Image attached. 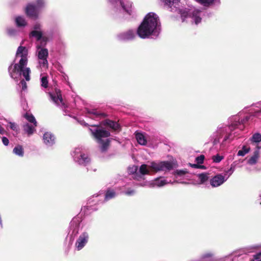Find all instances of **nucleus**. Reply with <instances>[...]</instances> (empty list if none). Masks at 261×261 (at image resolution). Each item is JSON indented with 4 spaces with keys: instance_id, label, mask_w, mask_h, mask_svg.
Listing matches in <instances>:
<instances>
[{
    "instance_id": "obj_28",
    "label": "nucleus",
    "mask_w": 261,
    "mask_h": 261,
    "mask_svg": "<svg viewBox=\"0 0 261 261\" xmlns=\"http://www.w3.org/2000/svg\"><path fill=\"white\" fill-rule=\"evenodd\" d=\"M116 196V193L114 191V190L109 189L107 191L105 196V200L108 201L113 198H114Z\"/></svg>"
},
{
    "instance_id": "obj_33",
    "label": "nucleus",
    "mask_w": 261,
    "mask_h": 261,
    "mask_svg": "<svg viewBox=\"0 0 261 261\" xmlns=\"http://www.w3.org/2000/svg\"><path fill=\"white\" fill-rule=\"evenodd\" d=\"M252 143H259L261 142V134L259 133L254 134L251 138Z\"/></svg>"
},
{
    "instance_id": "obj_42",
    "label": "nucleus",
    "mask_w": 261,
    "mask_h": 261,
    "mask_svg": "<svg viewBox=\"0 0 261 261\" xmlns=\"http://www.w3.org/2000/svg\"><path fill=\"white\" fill-rule=\"evenodd\" d=\"M234 171V169L232 168V167H230L229 169L225 172V173L223 174L224 176H228V178L229 176L233 173Z\"/></svg>"
},
{
    "instance_id": "obj_25",
    "label": "nucleus",
    "mask_w": 261,
    "mask_h": 261,
    "mask_svg": "<svg viewBox=\"0 0 261 261\" xmlns=\"http://www.w3.org/2000/svg\"><path fill=\"white\" fill-rule=\"evenodd\" d=\"M165 4L166 5L168 6L171 9V11H172V7L177 9V5L180 0H162Z\"/></svg>"
},
{
    "instance_id": "obj_44",
    "label": "nucleus",
    "mask_w": 261,
    "mask_h": 261,
    "mask_svg": "<svg viewBox=\"0 0 261 261\" xmlns=\"http://www.w3.org/2000/svg\"><path fill=\"white\" fill-rule=\"evenodd\" d=\"M9 126L10 128L13 130H17V124L14 122H9Z\"/></svg>"
},
{
    "instance_id": "obj_48",
    "label": "nucleus",
    "mask_w": 261,
    "mask_h": 261,
    "mask_svg": "<svg viewBox=\"0 0 261 261\" xmlns=\"http://www.w3.org/2000/svg\"><path fill=\"white\" fill-rule=\"evenodd\" d=\"M230 256H231L230 255H229L228 256H224L223 257L220 258L218 259L217 260H220V261H223V260H225V258L229 257Z\"/></svg>"
},
{
    "instance_id": "obj_40",
    "label": "nucleus",
    "mask_w": 261,
    "mask_h": 261,
    "mask_svg": "<svg viewBox=\"0 0 261 261\" xmlns=\"http://www.w3.org/2000/svg\"><path fill=\"white\" fill-rule=\"evenodd\" d=\"M33 30H37V31H41L42 29V25L39 22H36L33 27Z\"/></svg>"
},
{
    "instance_id": "obj_29",
    "label": "nucleus",
    "mask_w": 261,
    "mask_h": 261,
    "mask_svg": "<svg viewBox=\"0 0 261 261\" xmlns=\"http://www.w3.org/2000/svg\"><path fill=\"white\" fill-rule=\"evenodd\" d=\"M107 125L115 131H119L120 127L119 124L115 121L108 120L107 122Z\"/></svg>"
},
{
    "instance_id": "obj_54",
    "label": "nucleus",
    "mask_w": 261,
    "mask_h": 261,
    "mask_svg": "<svg viewBox=\"0 0 261 261\" xmlns=\"http://www.w3.org/2000/svg\"><path fill=\"white\" fill-rule=\"evenodd\" d=\"M66 78H68V76H67V75H65V76L64 77L65 79H66Z\"/></svg>"
},
{
    "instance_id": "obj_38",
    "label": "nucleus",
    "mask_w": 261,
    "mask_h": 261,
    "mask_svg": "<svg viewBox=\"0 0 261 261\" xmlns=\"http://www.w3.org/2000/svg\"><path fill=\"white\" fill-rule=\"evenodd\" d=\"M138 170V167L136 166H133L132 167H129L128 168V172L132 174H135Z\"/></svg>"
},
{
    "instance_id": "obj_21",
    "label": "nucleus",
    "mask_w": 261,
    "mask_h": 261,
    "mask_svg": "<svg viewBox=\"0 0 261 261\" xmlns=\"http://www.w3.org/2000/svg\"><path fill=\"white\" fill-rule=\"evenodd\" d=\"M36 124H29L26 123L23 125V130L27 135L30 136L34 134L36 130Z\"/></svg>"
},
{
    "instance_id": "obj_57",
    "label": "nucleus",
    "mask_w": 261,
    "mask_h": 261,
    "mask_svg": "<svg viewBox=\"0 0 261 261\" xmlns=\"http://www.w3.org/2000/svg\"><path fill=\"white\" fill-rule=\"evenodd\" d=\"M260 204H261V202H260Z\"/></svg>"
},
{
    "instance_id": "obj_15",
    "label": "nucleus",
    "mask_w": 261,
    "mask_h": 261,
    "mask_svg": "<svg viewBox=\"0 0 261 261\" xmlns=\"http://www.w3.org/2000/svg\"><path fill=\"white\" fill-rule=\"evenodd\" d=\"M49 97L53 102L57 106L65 107V104L59 89H56L54 93L50 92Z\"/></svg>"
},
{
    "instance_id": "obj_53",
    "label": "nucleus",
    "mask_w": 261,
    "mask_h": 261,
    "mask_svg": "<svg viewBox=\"0 0 261 261\" xmlns=\"http://www.w3.org/2000/svg\"><path fill=\"white\" fill-rule=\"evenodd\" d=\"M66 78H68V76H67V75H65V76L64 77L65 79H66Z\"/></svg>"
},
{
    "instance_id": "obj_36",
    "label": "nucleus",
    "mask_w": 261,
    "mask_h": 261,
    "mask_svg": "<svg viewBox=\"0 0 261 261\" xmlns=\"http://www.w3.org/2000/svg\"><path fill=\"white\" fill-rule=\"evenodd\" d=\"M41 85L42 87L46 88L48 87V80L46 76H43L41 77Z\"/></svg>"
},
{
    "instance_id": "obj_55",
    "label": "nucleus",
    "mask_w": 261,
    "mask_h": 261,
    "mask_svg": "<svg viewBox=\"0 0 261 261\" xmlns=\"http://www.w3.org/2000/svg\"><path fill=\"white\" fill-rule=\"evenodd\" d=\"M66 78H68V76H67V75H65V76L64 77L65 79H66Z\"/></svg>"
},
{
    "instance_id": "obj_41",
    "label": "nucleus",
    "mask_w": 261,
    "mask_h": 261,
    "mask_svg": "<svg viewBox=\"0 0 261 261\" xmlns=\"http://www.w3.org/2000/svg\"><path fill=\"white\" fill-rule=\"evenodd\" d=\"M213 159L214 162L219 163L223 159V157L219 155H216L213 156Z\"/></svg>"
},
{
    "instance_id": "obj_31",
    "label": "nucleus",
    "mask_w": 261,
    "mask_h": 261,
    "mask_svg": "<svg viewBox=\"0 0 261 261\" xmlns=\"http://www.w3.org/2000/svg\"><path fill=\"white\" fill-rule=\"evenodd\" d=\"M24 117L29 122L31 123V124H37L35 117L32 114L26 113L24 115Z\"/></svg>"
},
{
    "instance_id": "obj_56",
    "label": "nucleus",
    "mask_w": 261,
    "mask_h": 261,
    "mask_svg": "<svg viewBox=\"0 0 261 261\" xmlns=\"http://www.w3.org/2000/svg\"><path fill=\"white\" fill-rule=\"evenodd\" d=\"M261 255V253H260L259 254L257 255V256H258V255Z\"/></svg>"
},
{
    "instance_id": "obj_26",
    "label": "nucleus",
    "mask_w": 261,
    "mask_h": 261,
    "mask_svg": "<svg viewBox=\"0 0 261 261\" xmlns=\"http://www.w3.org/2000/svg\"><path fill=\"white\" fill-rule=\"evenodd\" d=\"M13 152L15 155H18L20 157H22L24 155V150L21 145H18L16 146L13 150Z\"/></svg>"
},
{
    "instance_id": "obj_24",
    "label": "nucleus",
    "mask_w": 261,
    "mask_h": 261,
    "mask_svg": "<svg viewBox=\"0 0 261 261\" xmlns=\"http://www.w3.org/2000/svg\"><path fill=\"white\" fill-rule=\"evenodd\" d=\"M259 147H257V149L254 151L253 155L248 160V163L249 164L254 165L256 163L259 157Z\"/></svg>"
},
{
    "instance_id": "obj_23",
    "label": "nucleus",
    "mask_w": 261,
    "mask_h": 261,
    "mask_svg": "<svg viewBox=\"0 0 261 261\" xmlns=\"http://www.w3.org/2000/svg\"><path fill=\"white\" fill-rule=\"evenodd\" d=\"M37 67L42 71H46L48 67V63L46 59H38V65Z\"/></svg>"
},
{
    "instance_id": "obj_16",
    "label": "nucleus",
    "mask_w": 261,
    "mask_h": 261,
    "mask_svg": "<svg viewBox=\"0 0 261 261\" xmlns=\"http://www.w3.org/2000/svg\"><path fill=\"white\" fill-rule=\"evenodd\" d=\"M136 31L134 30H129L118 34L117 38L121 41H129L134 39L136 37Z\"/></svg>"
},
{
    "instance_id": "obj_35",
    "label": "nucleus",
    "mask_w": 261,
    "mask_h": 261,
    "mask_svg": "<svg viewBox=\"0 0 261 261\" xmlns=\"http://www.w3.org/2000/svg\"><path fill=\"white\" fill-rule=\"evenodd\" d=\"M87 112L88 116L91 117L92 119L97 118L100 115V114L95 110L88 111Z\"/></svg>"
},
{
    "instance_id": "obj_12",
    "label": "nucleus",
    "mask_w": 261,
    "mask_h": 261,
    "mask_svg": "<svg viewBox=\"0 0 261 261\" xmlns=\"http://www.w3.org/2000/svg\"><path fill=\"white\" fill-rule=\"evenodd\" d=\"M228 178V176H224L222 173H218L210 179V184L213 188H217L223 185Z\"/></svg>"
},
{
    "instance_id": "obj_11",
    "label": "nucleus",
    "mask_w": 261,
    "mask_h": 261,
    "mask_svg": "<svg viewBox=\"0 0 261 261\" xmlns=\"http://www.w3.org/2000/svg\"><path fill=\"white\" fill-rule=\"evenodd\" d=\"M89 239V234L87 231H83L77 237L75 243V249L80 251L82 250L87 244Z\"/></svg>"
},
{
    "instance_id": "obj_3",
    "label": "nucleus",
    "mask_w": 261,
    "mask_h": 261,
    "mask_svg": "<svg viewBox=\"0 0 261 261\" xmlns=\"http://www.w3.org/2000/svg\"><path fill=\"white\" fill-rule=\"evenodd\" d=\"M161 23L158 16L153 12L148 13L137 30L138 35L142 39L151 36L156 37L161 32Z\"/></svg>"
},
{
    "instance_id": "obj_30",
    "label": "nucleus",
    "mask_w": 261,
    "mask_h": 261,
    "mask_svg": "<svg viewBox=\"0 0 261 261\" xmlns=\"http://www.w3.org/2000/svg\"><path fill=\"white\" fill-rule=\"evenodd\" d=\"M198 178L200 181V184H204L208 179V174L206 173L199 174L198 175Z\"/></svg>"
},
{
    "instance_id": "obj_19",
    "label": "nucleus",
    "mask_w": 261,
    "mask_h": 261,
    "mask_svg": "<svg viewBox=\"0 0 261 261\" xmlns=\"http://www.w3.org/2000/svg\"><path fill=\"white\" fill-rule=\"evenodd\" d=\"M30 38L35 37L37 41H41L42 42L46 43L47 41V38L46 37L42 36L41 31L33 30L29 34Z\"/></svg>"
},
{
    "instance_id": "obj_13",
    "label": "nucleus",
    "mask_w": 261,
    "mask_h": 261,
    "mask_svg": "<svg viewBox=\"0 0 261 261\" xmlns=\"http://www.w3.org/2000/svg\"><path fill=\"white\" fill-rule=\"evenodd\" d=\"M170 183L173 184V182H172L171 180L168 181L165 177H160L148 182L147 186L150 188H160Z\"/></svg>"
},
{
    "instance_id": "obj_2",
    "label": "nucleus",
    "mask_w": 261,
    "mask_h": 261,
    "mask_svg": "<svg viewBox=\"0 0 261 261\" xmlns=\"http://www.w3.org/2000/svg\"><path fill=\"white\" fill-rule=\"evenodd\" d=\"M23 43V41H22L16 53L15 60L17 62L11 64L8 70L12 79L17 80L22 75L26 81H29L31 69L27 67L28 62V49L25 46H22Z\"/></svg>"
},
{
    "instance_id": "obj_46",
    "label": "nucleus",
    "mask_w": 261,
    "mask_h": 261,
    "mask_svg": "<svg viewBox=\"0 0 261 261\" xmlns=\"http://www.w3.org/2000/svg\"><path fill=\"white\" fill-rule=\"evenodd\" d=\"M20 83L21 85L22 89L23 90H25L27 89V83H26V82L23 80H22L20 81Z\"/></svg>"
},
{
    "instance_id": "obj_4",
    "label": "nucleus",
    "mask_w": 261,
    "mask_h": 261,
    "mask_svg": "<svg viewBox=\"0 0 261 261\" xmlns=\"http://www.w3.org/2000/svg\"><path fill=\"white\" fill-rule=\"evenodd\" d=\"M161 23L158 16L153 12L148 13L137 30L138 35L142 39L151 36L156 37L161 32Z\"/></svg>"
},
{
    "instance_id": "obj_20",
    "label": "nucleus",
    "mask_w": 261,
    "mask_h": 261,
    "mask_svg": "<svg viewBox=\"0 0 261 261\" xmlns=\"http://www.w3.org/2000/svg\"><path fill=\"white\" fill-rule=\"evenodd\" d=\"M15 23L18 28H23L25 27L28 22L24 16H17L14 19Z\"/></svg>"
},
{
    "instance_id": "obj_14",
    "label": "nucleus",
    "mask_w": 261,
    "mask_h": 261,
    "mask_svg": "<svg viewBox=\"0 0 261 261\" xmlns=\"http://www.w3.org/2000/svg\"><path fill=\"white\" fill-rule=\"evenodd\" d=\"M39 10L33 3H29L25 9L26 15L29 17L37 19L39 17Z\"/></svg>"
},
{
    "instance_id": "obj_22",
    "label": "nucleus",
    "mask_w": 261,
    "mask_h": 261,
    "mask_svg": "<svg viewBox=\"0 0 261 261\" xmlns=\"http://www.w3.org/2000/svg\"><path fill=\"white\" fill-rule=\"evenodd\" d=\"M37 58L39 59H46L48 56V51L47 49L41 48L38 46L37 51Z\"/></svg>"
},
{
    "instance_id": "obj_39",
    "label": "nucleus",
    "mask_w": 261,
    "mask_h": 261,
    "mask_svg": "<svg viewBox=\"0 0 261 261\" xmlns=\"http://www.w3.org/2000/svg\"><path fill=\"white\" fill-rule=\"evenodd\" d=\"M204 159V155L201 154V155L196 158L195 161L196 162V163L198 164H200L203 163Z\"/></svg>"
},
{
    "instance_id": "obj_10",
    "label": "nucleus",
    "mask_w": 261,
    "mask_h": 261,
    "mask_svg": "<svg viewBox=\"0 0 261 261\" xmlns=\"http://www.w3.org/2000/svg\"><path fill=\"white\" fill-rule=\"evenodd\" d=\"M81 222V220L79 217H74L71 221L68 233V236L70 239H74L79 233Z\"/></svg>"
},
{
    "instance_id": "obj_1",
    "label": "nucleus",
    "mask_w": 261,
    "mask_h": 261,
    "mask_svg": "<svg viewBox=\"0 0 261 261\" xmlns=\"http://www.w3.org/2000/svg\"><path fill=\"white\" fill-rule=\"evenodd\" d=\"M261 116V101L254 105L250 110L249 115L243 119L241 118L240 115L233 116L230 118V124L229 126L220 125L217 129L211 136L214 145L219 143L224 144L227 140L232 139L231 132L236 129L243 130L244 125L247 122L253 121L255 117Z\"/></svg>"
},
{
    "instance_id": "obj_5",
    "label": "nucleus",
    "mask_w": 261,
    "mask_h": 261,
    "mask_svg": "<svg viewBox=\"0 0 261 261\" xmlns=\"http://www.w3.org/2000/svg\"><path fill=\"white\" fill-rule=\"evenodd\" d=\"M174 168L173 163L170 161H162L159 162H151L149 165H142L139 168V172L143 175L149 174L150 169L152 171L169 172Z\"/></svg>"
},
{
    "instance_id": "obj_18",
    "label": "nucleus",
    "mask_w": 261,
    "mask_h": 261,
    "mask_svg": "<svg viewBox=\"0 0 261 261\" xmlns=\"http://www.w3.org/2000/svg\"><path fill=\"white\" fill-rule=\"evenodd\" d=\"M137 142L141 145L146 146L147 144L148 136L144 133L136 132L135 134Z\"/></svg>"
},
{
    "instance_id": "obj_27",
    "label": "nucleus",
    "mask_w": 261,
    "mask_h": 261,
    "mask_svg": "<svg viewBox=\"0 0 261 261\" xmlns=\"http://www.w3.org/2000/svg\"><path fill=\"white\" fill-rule=\"evenodd\" d=\"M7 33L9 36L16 37L19 35L20 31L18 29L15 28H8L7 29Z\"/></svg>"
},
{
    "instance_id": "obj_47",
    "label": "nucleus",
    "mask_w": 261,
    "mask_h": 261,
    "mask_svg": "<svg viewBox=\"0 0 261 261\" xmlns=\"http://www.w3.org/2000/svg\"><path fill=\"white\" fill-rule=\"evenodd\" d=\"M6 133L5 129L0 124V134L4 135Z\"/></svg>"
},
{
    "instance_id": "obj_8",
    "label": "nucleus",
    "mask_w": 261,
    "mask_h": 261,
    "mask_svg": "<svg viewBox=\"0 0 261 261\" xmlns=\"http://www.w3.org/2000/svg\"><path fill=\"white\" fill-rule=\"evenodd\" d=\"M204 12L196 9H191L188 11H184L181 12V18L184 22L187 18H190L192 23L198 24L201 22Z\"/></svg>"
},
{
    "instance_id": "obj_9",
    "label": "nucleus",
    "mask_w": 261,
    "mask_h": 261,
    "mask_svg": "<svg viewBox=\"0 0 261 261\" xmlns=\"http://www.w3.org/2000/svg\"><path fill=\"white\" fill-rule=\"evenodd\" d=\"M71 155L74 162L79 165L86 166L90 162V158L87 154L85 153L82 147H76Z\"/></svg>"
},
{
    "instance_id": "obj_45",
    "label": "nucleus",
    "mask_w": 261,
    "mask_h": 261,
    "mask_svg": "<svg viewBox=\"0 0 261 261\" xmlns=\"http://www.w3.org/2000/svg\"><path fill=\"white\" fill-rule=\"evenodd\" d=\"M2 142L4 145L8 146L9 143L8 139L5 137H2Z\"/></svg>"
},
{
    "instance_id": "obj_37",
    "label": "nucleus",
    "mask_w": 261,
    "mask_h": 261,
    "mask_svg": "<svg viewBox=\"0 0 261 261\" xmlns=\"http://www.w3.org/2000/svg\"><path fill=\"white\" fill-rule=\"evenodd\" d=\"M187 173L185 170H177L174 173L175 177L177 178L178 177L184 175Z\"/></svg>"
},
{
    "instance_id": "obj_17",
    "label": "nucleus",
    "mask_w": 261,
    "mask_h": 261,
    "mask_svg": "<svg viewBox=\"0 0 261 261\" xmlns=\"http://www.w3.org/2000/svg\"><path fill=\"white\" fill-rule=\"evenodd\" d=\"M56 138L50 132H45L43 136L44 144L47 147L52 146L55 143Z\"/></svg>"
},
{
    "instance_id": "obj_50",
    "label": "nucleus",
    "mask_w": 261,
    "mask_h": 261,
    "mask_svg": "<svg viewBox=\"0 0 261 261\" xmlns=\"http://www.w3.org/2000/svg\"><path fill=\"white\" fill-rule=\"evenodd\" d=\"M138 173H136L135 174L133 175V176L132 177H134V178L138 179ZM139 177H140V175H139Z\"/></svg>"
},
{
    "instance_id": "obj_43",
    "label": "nucleus",
    "mask_w": 261,
    "mask_h": 261,
    "mask_svg": "<svg viewBox=\"0 0 261 261\" xmlns=\"http://www.w3.org/2000/svg\"><path fill=\"white\" fill-rule=\"evenodd\" d=\"M135 191L132 189H128L124 192V193L128 196H132L135 194Z\"/></svg>"
},
{
    "instance_id": "obj_51",
    "label": "nucleus",
    "mask_w": 261,
    "mask_h": 261,
    "mask_svg": "<svg viewBox=\"0 0 261 261\" xmlns=\"http://www.w3.org/2000/svg\"><path fill=\"white\" fill-rule=\"evenodd\" d=\"M251 261H257V258H254V259H253Z\"/></svg>"
},
{
    "instance_id": "obj_52",
    "label": "nucleus",
    "mask_w": 261,
    "mask_h": 261,
    "mask_svg": "<svg viewBox=\"0 0 261 261\" xmlns=\"http://www.w3.org/2000/svg\"><path fill=\"white\" fill-rule=\"evenodd\" d=\"M255 258H257V261H261V260H259V257H258L257 256L255 257Z\"/></svg>"
},
{
    "instance_id": "obj_34",
    "label": "nucleus",
    "mask_w": 261,
    "mask_h": 261,
    "mask_svg": "<svg viewBox=\"0 0 261 261\" xmlns=\"http://www.w3.org/2000/svg\"><path fill=\"white\" fill-rule=\"evenodd\" d=\"M250 150V148L246 146H244L242 147V149L240 150L238 152V156H244L246 154L249 152Z\"/></svg>"
},
{
    "instance_id": "obj_7",
    "label": "nucleus",
    "mask_w": 261,
    "mask_h": 261,
    "mask_svg": "<svg viewBox=\"0 0 261 261\" xmlns=\"http://www.w3.org/2000/svg\"><path fill=\"white\" fill-rule=\"evenodd\" d=\"M112 8L116 13L126 12L129 15L133 13L132 3L128 0H108Z\"/></svg>"
},
{
    "instance_id": "obj_32",
    "label": "nucleus",
    "mask_w": 261,
    "mask_h": 261,
    "mask_svg": "<svg viewBox=\"0 0 261 261\" xmlns=\"http://www.w3.org/2000/svg\"><path fill=\"white\" fill-rule=\"evenodd\" d=\"M34 4L39 10H40L45 7V0H35Z\"/></svg>"
},
{
    "instance_id": "obj_49",
    "label": "nucleus",
    "mask_w": 261,
    "mask_h": 261,
    "mask_svg": "<svg viewBox=\"0 0 261 261\" xmlns=\"http://www.w3.org/2000/svg\"><path fill=\"white\" fill-rule=\"evenodd\" d=\"M190 165L192 167H193L195 168H198L200 167L199 165H198V164H190Z\"/></svg>"
},
{
    "instance_id": "obj_6",
    "label": "nucleus",
    "mask_w": 261,
    "mask_h": 261,
    "mask_svg": "<svg viewBox=\"0 0 261 261\" xmlns=\"http://www.w3.org/2000/svg\"><path fill=\"white\" fill-rule=\"evenodd\" d=\"M93 136L96 139L97 143L100 145L101 151L104 152L107 149L109 145V139L107 138L110 136V133L101 127L94 125L89 128Z\"/></svg>"
}]
</instances>
